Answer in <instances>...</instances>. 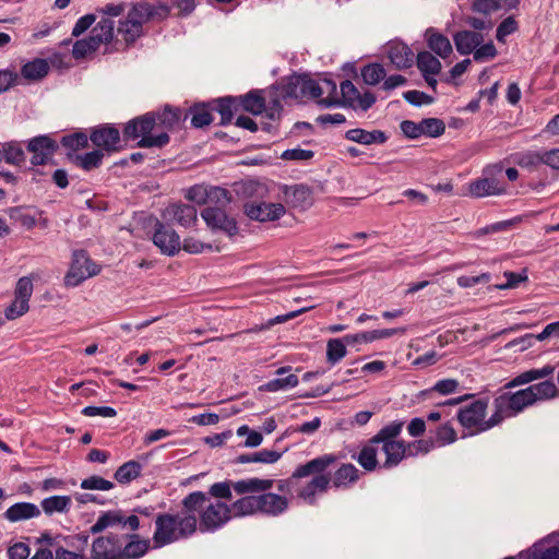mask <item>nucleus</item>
<instances>
[{
    "label": "nucleus",
    "mask_w": 559,
    "mask_h": 559,
    "mask_svg": "<svg viewBox=\"0 0 559 559\" xmlns=\"http://www.w3.org/2000/svg\"><path fill=\"white\" fill-rule=\"evenodd\" d=\"M274 479L246 478L233 484V489L243 497L234 501L235 516L263 514L278 516L289 506L288 499L282 495L267 492L273 488Z\"/></svg>",
    "instance_id": "1"
},
{
    "label": "nucleus",
    "mask_w": 559,
    "mask_h": 559,
    "mask_svg": "<svg viewBox=\"0 0 559 559\" xmlns=\"http://www.w3.org/2000/svg\"><path fill=\"white\" fill-rule=\"evenodd\" d=\"M203 500L201 491H193L181 501V514L158 513L154 522L153 548H162L192 536L198 530L195 511L201 508Z\"/></svg>",
    "instance_id": "2"
},
{
    "label": "nucleus",
    "mask_w": 559,
    "mask_h": 559,
    "mask_svg": "<svg viewBox=\"0 0 559 559\" xmlns=\"http://www.w3.org/2000/svg\"><path fill=\"white\" fill-rule=\"evenodd\" d=\"M404 423L393 420L383 426L369 442L362 447L356 457L359 465L368 472L374 471L378 465V445L385 454L382 468L390 469L397 466L406 457V445L404 441L395 440L403 429Z\"/></svg>",
    "instance_id": "3"
},
{
    "label": "nucleus",
    "mask_w": 559,
    "mask_h": 559,
    "mask_svg": "<svg viewBox=\"0 0 559 559\" xmlns=\"http://www.w3.org/2000/svg\"><path fill=\"white\" fill-rule=\"evenodd\" d=\"M506 390L502 388L492 402L496 423H502L506 418L516 416L538 401H546L558 395V389L550 380L532 384L515 392Z\"/></svg>",
    "instance_id": "4"
},
{
    "label": "nucleus",
    "mask_w": 559,
    "mask_h": 559,
    "mask_svg": "<svg viewBox=\"0 0 559 559\" xmlns=\"http://www.w3.org/2000/svg\"><path fill=\"white\" fill-rule=\"evenodd\" d=\"M170 7L164 2L139 1L131 3L127 15L117 26V34L127 46L134 44L144 35V25L151 21H163L169 16Z\"/></svg>",
    "instance_id": "5"
},
{
    "label": "nucleus",
    "mask_w": 559,
    "mask_h": 559,
    "mask_svg": "<svg viewBox=\"0 0 559 559\" xmlns=\"http://www.w3.org/2000/svg\"><path fill=\"white\" fill-rule=\"evenodd\" d=\"M336 462L333 454H324L296 467L292 478L313 477L298 490V497L308 504L317 503V495L324 493L331 486V475L325 471Z\"/></svg>",
    "instance_id": "6"
},
{
    "label": "nucleus",
    "mask_w": 559,
    "mask_h": 559,
    "mask_svg": "<svg viewBox=\"0 0 559 559\" xmlns=\"http://www.w3.org/2000/svg\"><path fill=\"white\" fill-rule=\"evenodd\" d=\"M153 131H155V120L153 114L147 112L129 120L124 124L122 132L126 141L139 139L136 143L139 147L162 148L169 143L170 138L168 133L158 132L153 134Z\"/></svg>",
    "instance_id": "7"
},
{
    "label": "nucleus",
    "mask_w": 559,
    "mask_h": 559,
    "mask_svg": "<svg viewBox=\"0 0 559 559\" xmlns=\"http://www.w3.org/2000/svg\"><path fill=\"white\" fill-rule=\"evenodd\" d=\"M204 500L195 514H199V530L201 532H215L225 525L231 516H235L234 502L228 506L222 501L210 502L207 495L203 491Z\"/></svg>",
    "instance_id": "8"
},
{
    "label": "nucleus",
    "mask_w": 559,
    "mask_h": 559,
    "mask_svg": "<svg viewBox=\"0 0 559 559\" xmlns=\"http://www.w3.org/2000/svg\"><path fill=\"white\" fill-rule=\"evenodd\" d=\"M488 408V400H476L471 404L461 407L457 412L456 418L462 427L478 433L487 431L501 423H496L493 413L488 419H485Z\"/></svg>",
    "instance_id": "9"
},
{
    "label": "nucleus",
    "mask_w": 559,
    "mask_h": 559,
    "mask_svg": "<svg viewBox=\"0 0 559 559\" xmlns=\"http://www.w3.org/2000/svg\"><path fill=\"white\" fill-rule=\"evenodd\" d=\"M99 271V266L90 259L86 251H74L71 266L64 277V283L67 286L75 287L85 280L98 274Z\"/></svg>",
    "instance_id": "10"
},
{
    "label": "nucleus",
    "mask_w": 559,
    "mask_h": 559,
    "mask_svg": "<svg viewBox=\"0 0 559 559\" xmlns=\"http://www.w3.org/2000/svg\"><path fill=\"white\" fill-rule=\"evenodd\" d=\"M90 140L104 154H112L123 148L120 131L111 124H100L93 128Z\"/></svg>",
    "instance_id": "11"
},
{
    "label": "nucleus",
    "mask_w": 559,
    "mask_h": 559,
    "mask_svg": "<svg viewBox=\"0 0 559 559\" xmlns=\"http://www.w3.org/2000/svg\"><path fill=\"white\" fill-rule=\"evenodd\" d=\"M122 544L124 535L109 533L98 536L91 544L90 559H121Z\"/></svg>",
    "instance_id": "12"
},
{
    "label": "nucleus",
    "mask_w": 559,
    "mask_h": 559,
    "mask_svg": "<svg viewBox=\"0 0 559 559\" xmlns=\"http://www.w3.org/2000/svg\"><path fill=\"white\" fill-rule=\"evenodd\" d=\"M117 525H121L122 527L128 526L134 532L140 527V521L135 514L126 516L122 510H110L103 512L97 518L96 522L90 527V533L93 535L99 534Z\"/></svg>",
    "instance_id": "13"
},
{
    "label": "nucleus",
    "mask_w": 559,
    "mask_h": 559,
    "mask_svg": "<svg viewBox=\"0 0 559 559\" xmlns=\"http://www.w3.org/2000/svg\"><path fill=\"white\" fill-rule=\"evenodd\" d=\"M201 217L212 230H219L229 238L238 234L237 222L219 206H207L201 212Z\"/></svg>",
    "instance_id": "14"
},
{
    "label": "nucleus",
    "mask_w": 559,
    "mask_h": 559,
    "mask_svg": "<svg viewBox=\"0 0 559 559\" xmlns=\"http://www.w3.org/2000/svg\"><path fill=\"white\" fill-rule=\"evenodd\" d=\"M26 148L32 153V165H46L57 152L58 143L49 135H37L27 142Z\"/></svg>",
    "instance_id": "15"
},
{
    "label": "nucleus",
    "mask_w": 559,
    "mask_h": 559,
    "mask_svg": "<svg viewBox=\"0 0 559 559\" xmlns=\"http://www.w3.org/2000/svg\"><path fill=\"white\" fill-rule=\"evenodd\" d=\"M153 243L160 250L163 254L173 257L179 252L180 237L170 226L156 221L155 230L152 236Z\"/></svg>",
    "instance_id": "16"
},
{
    "label": "nucleus",
    "mask_w": 559,
    "mask_h": 559,
    "mask_svg": "<svg viewBox=\"0 0 559 559\" xmlns=\"http://www.w3.org/2000/svg\"><path fill=\"white\" fill-rule=\"evenodd\" d=\"M285 213V206L281 203L248 202L245 204V214L260 223L277 221Z\"/></svg>",
    "instance_id": "17"
},
{
    "label": "nucleus",
    "mask_w": 559,
    "mask_h": 559,
    "mask_svg": "<svg viewBox=\"0 0 559 559\" xmlns=\"http://www.w3.org/2000/svg\"><path fill=\"white\" fill-rule=\"evenodd\" d=\"M163 218L183 227H191L198 221V213L193 205L174 203L164 210Z\"/></svg>",
    "instance_id": "18"
},
{
    "label": "nucleus",
    "mask_w": 559,
    "mask_h": 559,
    "mask_svg": "<svg viewBox=\"0 0 559 559\" xmlns=\"http://www.w3.org/2000/svg\"><path fill=\"white\" fill-rule=\"evenodd\" d=\"M386 53L391 63L399 70L411 68L414 63V52L403 41L389 43Z\"/></svg>",
    "instance_id": "19"
},
{
    "label": "nucleus",
    "mask_w": 559,
    "mask_h": 559,
    "mask_svg": "<svg viewBox=\"0 0 559 559\" xmlns=\"http://www.w3.org/2000/svg\"><path fill=\"white\" fill-rule=\"evenodd\" d=\"M468 192L475 198L500 195L506 192V186L495 177H483L469 182Z\"/></svg>",
    "instance_id": "20"
},
{
    "label": "nucleus",
    "mask_w": 559,
    "mask_h": 559,
    "mask_svg": "<svg viewBox=\"0 0 559 559\" xmlns=\"http://www.w3.org/2000/svg\"><path fill=\"white\" fill-rule=\"evenodd\" d=\"M88 534H76L66 538L67 545L76 551H70L63 547L55 550V559H90L85 556L84 550L88 545Z\"/></svg>",
    "instance_id": "21"
},
{
    "label": "nucleus",
    "mask_w": 559,
    "mask_h": 559,
    "mask_svg": "<svg viewBox=\"0 0 559 559\" xmlns=\"http://www.w3.org/2000/svg\"><path fill=\"white\" fill-rule=\"evenodd\" d=\"M41 511L38 506L32 502H16L9 507L3 513V518L10 523H16L36 519L40 516Z\"/></svg>",
    "instance_id": "22"
},
{
    "label": "nucleus",
    "mask_w": 559,
    "mask_h": 559,
    "mask_svg": "<svg viewBox=\"0 0 559 559\" xmlns=\"http://www.w3.org/2000/svg\"><path fill=\"white\" fill-rule=\"evenodd\" d=\"M484 39L483 33L473 31H460L453 35L455 48L462 56L474 53L476 48L484 43Z\"/></svg>",
    "instance_id": "23"
},
{
    "label": "nucleus",
    "mask_w": 559,
    "mask_h": 559,
    "mask_svg": "<svg viewBox=\"0 0 559 559\" xmlns=\"http://www.w3.org/2000/svg\"><path fill=\"white\" fill-rule=\"evenodd\" d=\"M154 120H155V131L158 132H166L175 129L181 118L182 112L179 108H174L170 106H165L163 110L160 111H152Z\"/></svg>",
    "instance_id": "24"
},
{
    "label": "nucleus",
    "mask_w": 559,
    "mask_h": 559,
    "mask_svg": "<svg viewBox=\"0 0 559 559\" xmlns=\"http://www.w3.org/2000/svg\"><path fill=\"white\" fill-rule=\"evenodd\" d=\"M285 201L293 207L306 210L312 204V191L304 185L285 187Z\"/></svg>",
    "instance_id": "25"
},
{
    "label": "nucleus",
    "mask_w": 559,
    "mask_h": 559,
    "mask_svg": "<svg viewBox=\"0 0 559 559\" xmlns=\"http://www.w3.org/2000/svg\"><path fill=\"white\" fill-rule=\"evenodd\" d=\"M150 549V540L141 538L139 534L124 535V544L121 545V559H138Z\"/></svg>",
    "instance_id": "26"
},
{
    "label": "nucleus",
    "mask_w": 559,
    "mask_h": 559,
    "mask_svg": "<svg viewBox=\"0 0 559 559\" xmlns=\"http://www.w3.org/2000/svg\"><path fill=\"white\" fill-rule=\"evenodd\" d=\"M359 476L360 472L354 464L344 463L331 475V485L335 489H348Z\"/></svg>",
    "instance_id": "27"
},
{
    "label": "nucleus",
    "mask_w": 559,
    "mask_h": 559,
    "mask_svg": "<svg viewBox=\"0 0 559 559\" xmlns=\"http://www.w3.org/2000/svg\"><path fill=\"white\" fill-rule=\"evenodd\" d=\"M523 559H559V546L552 544V537L544 538L535 543L526 552Z\"/></svg>",
    "instance_id": "28"
},
{
    "label": "nucleus",
    "mask_w": 559,
    "mask_h": 559,
    "mask_svg": "<svg viewBox=\"0 0 559 559\" xmlns=\"http://www.w3.org/2000/svg\"><path fill=\"white\" fill-rule=\"evenodd\" d=\"M290 369L292 367L289 366L278 368L275 372L278 377L260 386V390L266 392H277L297 386L299 379L296 374L289 373L286 377H282L283 374L289 372Z\"/></svg>",
    "instance_id": "29"
},
{
    "label": "nucleus",
    "mask_w": 559,
    "mask_h": 559,
    "mask_svg": "<svg viewBox=\"0 0 559 559\" xmlns=\"http://www.w3.org/2000/svg\"><path fill=\"white\" fill-rule=\"evenodd\" d=\"M425 39L427 41L428 47L439 57L445 59L448 58L452 51V45L450 39L436 31L433 27H429L425 32Z\"/></svg>",
    "instance_id": "30"
},
{
    "label": "nucleus",
    "mask_w": 559,
    "mask_h": 559,
    "mask_svg": "<svg viewBox=\"0 0 559 559\" xmlns=\"http://www.w3.org/2000/svg\"><path fill=\"white\" fill-rule=\"evenodd\" d=\"M345 138L348 141L364 145H371L373 143L383 144L388 140L386 134L381 130L367 131L360 128L346 131Z\"/></svg>",
    "instance_id": "31"
},
{
    "label": "nucleus",
    "mask_w": 559,
    "mask_h": 559,
    "mask_svg": "<svg viewBox=\"0 0 559 559\" xmlns=\"http://www.w3.org/2000/svg\"><path fill=\"white\" fill-rule=\"evenodd\" d=\"M555 371V367L550 365H546L543 368L539 369H530L526 370L516 377H514L512 380H510L508 383L504 384L503 389H512L515 386L524 385L527 383H531L538 379L547 378L548 376L552 374Z\"/></svg>",
    "instance_id": "32"
},
{
    "label": "nucleus",
    "mask_w": 559,
    "mask_h": 559,
    "mask_svg": "<svg viewBox=\"0 0 559 559\" xmlns=\"http://www.w3.org/2000/svg\"><path fill=\"white\" fill-rule=\"evenodd\" d=\"M72 499L70 496H50L40 502V508L48 516L56 513L67 514L71 510Z\"/></svg>",
    "instance_id": "33"
},
{
    "label": "nucleus",
    "mask_w": 559,
    "mask_h": 559,
    "mask_svg": "<svg viewBox=\"0 0 559 559\" xmlns=\"http://www.w3.org/2000/svg\"><path fill=\"white\" fill-rule=\"evenodd\" d=\"M114 21L108 17L102 19L92 29L90 37L92 41L99 47L102 44H107L114 38Z\"/></svg>",
    "instance_id": "34"
},
{
    "label": "nucleus",
    "mask_w": 559,
    "mask_h": 559,
    "mask_svg": "<svg viewBox=\"0 0 559 559\" xmlns=\"http://www.w3.org/2000/svg\"><path fill=\"white\" fill-rule=\"evenodd\" d=\"M237 102L246 111L252 115H260L265 110V99L261 91H251L248 94L237 98Z\"/></svg>",
    "instance_id": "35"
},
{
    "label": "nucleus",
    "mask_w": 559,
    "mask_h": 559,
    "mask_svg": "<svg viewBox=\"0 0 559 559\" xmlns=\"http://www.w3.org/2000/svg\"><path fill=\"white\" fill-rule=\"evenodd\" d=\"M88 140H90V135H87L86 133L75 132V133L62 136L61 144L64 148L68 150V153H67L68 157L73 160L74 156L76 155L75 153L79 150H82V148H85L88 146Z\"/></svg>",
    "instance_id": "36"
},
{
    "label": "nucleus",
    "mask_w": 559,
    "mask_h": 559,
    "mask_svg": "<svg viewBox=\"0 0 559 559\" xmlns=\"http://www.w3.org/2000/svg\"><path fill=\"white\" fill-rule=\"evenodd\" d=\"M2 160L7 164L21 166L25 163V153L19 142L10 141L1 144Z\"/></svg>",
    "instance_id": "37"
},
{
    "label": "nucleus",
    "mask_w": 559,
    "mask_h": 559,
    "mask_svg": "<svg viewBox=\"0 0 559 559\" xmlns=\"http://www.w3.org/2000/svg\"><path fill=\"white\" fill-rule=\"evenodd\" d=\"M282 454L273 450H261L254 453L241 454L236 457L235 462L240 464L247 463H264L272 464L280 460Z\"/></svg>",
    "instance_id": "38"
},
{
    "label": "nucleus",
    "mask_w": 559,
    "mask_h": 559,
    "mask_svg": "<svg viewBox=\"0 0 559 559\" xmlns=\"http://www.w3.org/2000/svg\"><path fill=\"white\" fill-rule=\"evenodd\" d=\"M142 472V465L134 460L120 465L114 474V478L120 484H129L136 479Z\"/></svg>",
    "instance_id": "39"
},
{
    "label": "nucleus",
    "mask_w": 559,
    "mask_h": 559,
    "mask_svg": "<svg viewBox=\"0 0 559 559\" xmlns=\"http://www.w3.org/2000/svg\"><path fill=\"white\" fill-rule=\"evenodd\" d=\"M105 154L102 150H93L91 152L74 156L73 163L83 170L90 171L102 165Z\"/></svg>",
    "instance_id": "40"
},
{
    "label": "nucleus",
    "mask_w": 559,
    "mask_h": 559,
    "mask_svg": "<svg viewBox=\"0 0 559 559\" xmlns=\"http://www.w3.org/2000/svg\"><path fill=\"white\" fill-rule=\"evenodd\" d=\"M49 64L45 59H35L25 63L22 69V75L27 80H40L48 74Z\"/></svg>",
    "instance_id": "41"
},
{
    "label": "nucleus",
    "mask_w": 559,
    "mask_h": 559,
    "mask_svg": "<svg viewBox=\"0 0 559 559\" xmlns=\"http://www.w3.org/2000/svg\"><path fill=\"white\" fill-rule=\"evenodd\" d=\"M417 68L421 74L430 73L437 75L441 71V62L429 51H421L417 55Z\"/></svg>",
    "instance_id": "42"
},
{
    "label": "nucleus",
    "mask_w": 559,
    "mask_h": 559,
    "mask_svg": "<svg viewBox=\"0 0 559 559\" xmlns=\"http://www.w3.org/2000/svg\"><path fill=\"white\" fill-rule=\"evenodd\" d=\"M346 342L342 338H331L326 344V360L331 365L341 361L346 355Z\"/></svg>",
    "instance_id": "43"
},
{
    "label": "nucleus",
    "mask_w": 559,
    "mask_h": 559,
    "mask_svg": "<svg viewBox=\"0 0 559 559\" xmlns=\"http://www.w3.org/2000/svg\"><path fill=\"white\" fill-rule=\"evenodd\" d=\"M385 70L380 63H370L361 69V76L366 84L377 85L385 78Z\"/></svg>",
    "instance_id": "44"
},
{
    "label": "nucleus",
    "mask_w": 559,
    "mask_h": 559,
    "mask_svg": "<svg viewBox=\"0 0 559 559\" xmlns=\"http://www.w3.org/2000/svg\"><path fill=\"white\" fill-rule=\"evenodd\" d=\"M237 102L236 97H224L216 100L215 110L221 115L219 124H228L234 117V105Z\"/></svg>",
    "instance_id": "45"
},
{
    "label": "nucleus",
    "mask_w": 559,
    "mask_h": 559,
    "mask_svg": "<svg viewBox=\"0 0 559 559\" xmlns=\"http://www.w3.org/2000/svg\"><path fill=\"white\" fill-rule=\"evenodd\" d=\"M516 164L523 168L537 167L544 164V151H526L519 153L515 158Z\"/></svg>",
    "instance_id": "46"
},
{
    "label": "nucleus",
    "mask_w": 559,
    "mask_h": 559,
    "mask_svg": "<svg viewBox=\"0 0 559 559\" xmlns=\"http://www.w3.org/2000/svg\"><path fill=\"white\" fill-rule=\"evenodd\" d=\"M190 112L191 124L194 128H203L213 121L212 114L204 104L191 107Z\"/></svg>",
    "instance_id": "47"
},
{
    "label": "nucleus",
    "mask_w": 559,
    "mask_h": 559,
    "mask_svg": "<svg viewBox=\"0 0 559 559\" xmlns=\"http://www.w3.org/2000/svg\"><path fill=\"white\" fill-rule=\"evenodd\" d=\"M284 96L295 99H304L305 91L302 86V76H290L284 85Z\"/></svg>",
    "instance_id": "48"
},
{
    "label": "nucleus",
    "mask_w": 559,
    "mask_h": 559,
    "mask_svg": "<svg viewBox=\"0 0 559 559\" xmlns=\"http://www.w3.org/2000/svg\"><path fill=\"white\" fill-rule=\"evenodd\" d=\"M421 133L431 138L440 136L444 133L445 126L441 119L427 118L420 121Z\"/></svg>",
    "instance_id": "49"
},
{
    "label": "nucleus",
    "mask_w": 559,
    "mask_h": 559,
    "mask_svg": "<svg viewBox=\"0 0 559 559\" xmlns=\"http://www.w3.org/2000/svg\"><path fill=\"white\" fill-rule=\"evenodd\" d=\"M457 435L451 423H444L436 430V442L439 445H447L455 442Z\"/></svg>",
    "instance_id": "50"
},
{
    "label": "nucleus",
    "mask_w": 559,
    "mask_h": 559,
    "mask_svg": "<svg viewBox=\"0 0 559 559\" xmlns=\"http://www.w3.org/2000/svg\"><path fill=\"white\" fill-rule=\"evenodd\" d=\"M81 488L85 490H102L107 491L115 487L114 483L97 476L93 475L88 478H85L81 481Z\"/></svg>",
    "instance_id": "51"
},
{
    "label": "nucleus",
    "mask_w": 559,
    "mask_h": 559,
    "mask_svg": "<svg viewBox=\"0 0 559 559\" xmlns=\"http://www.w3.org/2000/svg\"><path fill=\"white\" fill-rule=\"evenodd\" d=\"M99 47L97 44L92 41V37H87L84 39L76 40L73 45L72 56L75 59L85 58L87 55L96 51Z\"/></svg>",
    "instance_id": "52"
},
{
    "label": "nucleus",
    "mask_w": 559,
    "mask_h": 559,
    "mask_svg": "<svg viewBox=\"0 0 559 559\" xmlns=\"http://www.w3.org/2000/svg\"><path fill=\"white\" fill-rule=\"evenodd\" d=\"M340 87L343 97V104L356 108V102L359 96V91L357 87L349 80L343 81Z\"/></svg>",
    "instance_id": "53"
},
{
    "label": "nucleus",
    "mask_w": 559,
    "mask_h": 559,
    "mask_svg": "<svg viewBox=\"0 0 559 559\" xmlns=\"http://www.w3.org/2000/svg\"><path fill=\"white\" fill-rule=\"evenodd\" d=\"M471 9L473 12L489 16L501 9V2L499 0H473Z\"/></svg>",
    "instance_id": "54"
},
{
    "label": "nucleus",
    "mask_w": 559,
    "mask_h": 559,
    "mask_svg": "<svg viewBox=\"0 0 559 559\" xmlns=\"http://www.w3.org/2000/svg\"><path fill=\"white\" fill-rule=\"evenodd\" d=\"M406 445V457L415 456L418 453L427 454L435 448V441L432 440H416L409 443H405Z\"/></svg>",
    "instance_id": "55"
},
{
    "label": "nucleus",
    "mask_w": 559,
    "mask_h": 559,
    "mask_svg": "<svg viewBox=\"0 0 559 559\" xmlns=\"http://www.w3.org/2000/svg\"><path fill=\"white\" fill-rule=\"evenodd\" d=\"M209 186L205 185H194L190 187L185 197L197 204H205L209 201Z\"/></svg>",
    "instance_id": "56"
},
{
    "label": "nucleus",
    "mask_w": 559,
    "mask_h": 559,
    "mask_svg": "<svg viewBox=\"0 0 559 559\" xmlns=\"http://www.w3.org/2000/svg\"><path fill=\"white\" fill-rule=\"evenodd\" d=\"M207 194V203H215V206H219L222 209L231 200L230 193L226 189L219 187H209Z\"/></svg>",
    "instance_id": "57"
},
{
    "label": "nucleus",
    "mask_w": 559,
    "mask_h": 559,
    "mask_svg": "<svg viewBox=\"0 0 559 559\" xmlns=\"http://www.w3.org/2000/svg\"><path fill=\"white\" fill-rule=\"evenodd\" d=\"M29 309L28 301L19 299L17 297L4 310V316L8 320H14L25 314Z\"/></svg>",
    "instance_id": "58"
},
{
    "label": "nucleus",
    "mask_w": 559,
    "mask_h": 559,
    "mask_svg": "<svg viewBox=\"0 0 559 559\" xmlns=\"http://www.w3.org/2000/svg\"><path fill=\"white\" fill-rule=\"evenodd\" d=\"M403 97L413 106L428 105L435 100L432 96L416 90L404 92Z\"/></svg>",
    "instance_id": "59"
},
{
    "label": "nucleus",
    "mask_w": 559,
    "mask_h": 559,
    "mask_svg": "<svg viewBox=\"0 0 559 559\" xmlns=\"http://www.w3.org/2000/svg\"><path fill=\"white\" fill-rule=\"evenodd\" d=\"M518 29V22L513 16H508L498 26L496 38L498 41L503 43L506 37L515 33Z\"/></svg>",
    "instance_id": "60"
},
{
    "label": "nucleus",
    "mask_w": 559,
    "mask_h": 559,
    "mask_svg": "<svg viewBox=\"0 0 559 559\" xmlns=\"http://www.w3.org/2000/svg\"><path fill=\"white\" fill-rule=\"evenodd\" d=\"M498 51L492 41L480 44L473 53V58L477 62L493 59Z\"/></svg>",
    "instance_id": "61"
},
{
    "label": "nucleus",
    "mask_w": 559,
    "mask_h": 559,
    "mask_svg": "<svg viewBox=\"0 0 559 559\" xmlns=\"http://www.w3.org/2000/svg\"><path fill=\"white\" fill-rule=\"evenodd\" d=\"M465 23L471 28H473V32H479V33H481L483 31L489 32L493 27V22L488 16L478 17V16L468 15L465 17Z\"/></svg>",
    "instance_id": "62"
},
{
    "label": "nucleus",
    "mask_w": 559,
    "mask_h": 559,
    "mask_svg": "<svg viewBox=\"0 0 559 559\" xmlns=\"http://www.w3.org/2000/svg\"><path fill=\"white\" fill-rule=\"evenodd\" d=\"M235 481H219L215 483L210 487L209 493L218 499H227L230 500L231 488Z\"/></svg>",
    "instance_id": "63"
},
{
    "label": "nucleus",
    "mask_w": 559,
    "mask_h": 559,
    "mask_svg": "<svg viewBox=\"0 0 559 559\" xmlns=\"http://www.w3.org/2000/svg\"><path fill=\"white\" fill-rule=\"evenodd\" d=\"M33 294V283L32 280L27 276L21 277L15 287L14 295L19 299L29 301Z\"/></svg>",
    "instance_id": "64"
}]
</instances>
